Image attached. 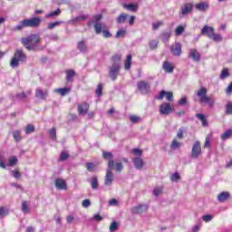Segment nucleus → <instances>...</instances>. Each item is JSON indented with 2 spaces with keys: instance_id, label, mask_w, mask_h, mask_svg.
I'll list each match as a JSON object with an SVG mask.
<instances>
[{
  "instance_id": "nucleus-1",
  "label": "nucleus",
  "mask_w": 232,
  "mask_h": 232,
  "mask_svg": "<svg viewBox=\"0 0 232 232\" xmlns=\"http://www.w3.org/2000/svg\"><path fill=\"white\" fill-rule=\"evenodd\" d=\"M21 42L26 50L32 52L37 50V44L41 43V37L37 34H31L25 38H22Z\"/></svg>"
},
{
  "instance_id": "nucleus-2",
  "label": "nucleus",
  "mask_w": 232,
  "mask_h": 232,
  "mask_svg": "<svg viewBox=\"0 0 232 232\" xmlns=\"http://www.w3.org/2000/svg\"><path fill=\"white\" fill-rule=\"evenodd\" d=\"M196 95L198 97L200 104H208V108H213L215 106V99L208 96V89L205 87H201L197 92Z\"/></svg>"
},
{
  "instance_id": "nucleus-3",
  "label": "nucleus",
  "mask_w": 232,
  "mask_h": 232,
  "mask_svg": "<svg viewBox=\"0 0 232 232\" xmlns=\"http://www.w3.org/2000/svg\"><path fill=\"white\" fill-rule=\"evenodd\" d=\"M39 26H41V18L33 17L21 21L20 24L16 25L15 29L21 31L23 28H37Z\"/></svg>"
},
{
  "instance_id": "nucleus-4",
  "label": "nucleus",
  "mask_w": 232,
  "mask_h": 232,
  "mask_svg": "<svg viewBox=\"0 0 232 232\" xmlns=\"http://www.w3.org/2000/svg\"><path fill=\"white\" fill-rule=\"evenodd\" d=\"M26 58V53L23 52V49H17L14 54V57L11 59V68H17L19 66V63H25Z\"/></svg>"
},
{
  "instance_id": "nucleus-5",
  "label": "nucleus",
  "mask_w": 232,
  "mask_h": 232,
  "mask_svg": "<svg viewBox=\"0 0 232 232\" xmlns=\"http://www.w3.org/2000/svg\"><path fill=\"white\" fill-rule=\"evenodd\" d=\"M115 166L114 160H110L108 163V168L106 170L105 179H104V185L105 186H111L113 184V180L115 179V176L113 175V167Z\"/></svg>"
},
{
  "instance_id": "nucleus-6",
  "label": "nucleus",
  "mask_w": 232,
  "mask_h": 232,
  "mask_svg": "<svg viewBox=\"0 0 232 232\" xmlns=\"http://www.w3.org/2000/svg\"><path fill=\"white\" fill-rule=\"evenodd\" d=\"M120 72L121 66L118 64H111V66L109 67V77L111 79V81H117Z\"/></svg>"
},
{
  "instance_id": "nucleus-7",
  "label": "nucleus",
  "mask_w": 232,
  "mask_h": 232,
  "mask_svg": "<svg viewBox=\"0 0 232 232\" xmlns=\"http://www.w3.org/2000/svg\"><path fill=\"white\" fill-rule=\"evenodd\" d=\"M202 155V148L200 147V142L196 141L192 146L191 159H198Z\"/></svg>"
},
{
  "instance_id": "nucleus-8",
  "label": "nucleus",
  "mask_w": 232,
  "mask_h": 232,
  "mask_svg": "<svg viewBox=\"0 0 232 232\" xmlns=\"http://www.w3.org/2000/svg\"><path fill=\"white\" fill-rule=\"evenodd\" d=\"M138 90L142 93L143 95H146L151 92V88L150 87V84L144 81L138 82L137 83Z\"/></svg>"
},
{
  "instance_id": "nucleus-9",
  "label": "nucleus",
  "mask_w": 232,
  "mask_h": 232,
  "mask_svg": "<svg viewBox=\"0 0 232 232\" xmlns=\"http://www.w3.org/2000/svg\"><path fill=\"white\" fill-rule=\"evenodd\" d=\"M171 111H173V107H171V105L168 102H163L160 106V115H169V113H171Z\"/></svg>"
},
{
  "instance_id": "nucleus-10",
  "label": "nucleus",
  "mask_w": 232,
  "mask_h": 232,
  "mask_svg": "<svg viewBox=\"0 0 232 232\" xmlns=\"http://www.w3.org/2000/svg\"><path fill=\"white\" fill-rule=\"evenodd\" d=\"M36 99H41L42 101H46L48 99V90H43L41 88H36L35 90Z\"/></svg>"
},
{
  "instance_id": "nucleus-11",
  "label": "nucleus",
  "mask_w": 232,
  "mask_h": 232,
  "mask_svg": "<svg viewBox=\"0 0 232 232\" xmlns=\"http://www.w3.org/2000/svg\"><path fill=\"white\" fill-rule=\"evenodd\" d=\"M170 52L176 57L180 56V54L182 53V45L179 43L172 44L170 46Z\"/></svg>"
},
{
  "instance_id": "nucleus-12",
  "label": "nucleus",
  "mask_w": 232,
  "mask_h": 232,
  "mask_svg": "<svg viewBox=\"0 0 232 232\" xmlns=\"http://www.w3.org/2000/svg\"><path fill=\"white\" fill-rule=\"evenodd\" d=\"M193 4L191 3H186L181 5V12L183 15H188V14H191L193 12Z\"/></svg>"
},
{
  "instance_id": "nucleus-13",
  "label": "nucleus",
  "mask_w": 232,
  "mask_h": 232,
  "mask_svg": "<svg viewBox=\"0 0 232 232\" xmlns=\"http://www.w3.org/2000/svg\"><path fill=\"white\" fill-rule=\"evenodd\" d=\"M164 97H166V99L169 102H171V101H173V92L161 91L160 92L159 96L156 97V99H158V101H162V99H164Z\"/></svg>"
},
{
  "instance_id": "nucleus-14",
  "label": "nucleus",
  "mask_w": 232,
  "mask_h": 232,
  "mask_svg": "<svg viewBox=\"0 0 232 232\" xmlns=\"http://www.w3.org/2000/svg\"><path fill=\"white\" fill-rule=\"evenodd\" d=\"M188 57H190L192 61H195V63H200L202 55L200 53H198V51H197V49H190Z\"/></svg>"
},
{
  "instance_id": "nucleus-15",
  "label": "nucleus",
  "mask_w": 232,
  "mask_h": 232,
  "mask_svg": "<svg viewBox=\"0 0 232 232\" xmlns=\"http://www.w3.org/2000/svg\"><path fill=\"white\" fill-rule=\"evenodd\" d=\"M134 215H140L144 211H148V205H137L131 208Z\"/></svg>"
},
{
  "instance_id": "nucleus-16",
  "label": "nucleus",
  "mask_w": 232,
  "mask_h": 232,
  "mask_svg": "<svg viewBox=\"0 0 232 232\" xmlns=\"http://www.w3.org/2000/svg\"><path fill=\"white\" fill-rule=\"evenodd\" d=\"M214 33H215V28H213L209 25H205L201 29V35H207V37H208V39L213 35Z\"/></svg>"
},
{
  "instance_id": "nucleus-17",
  "label": "nucleus",
  "mask_w": 232,
  "mask_h": 232,
  "mask_svg": "<svg viewBox=\"0 0 232 232\" xmlns=\"http://www.w3.org/2000/svg\"><path fill=\"white\" fill-rule=\"evenodd\" d=\"M89 110H90V104L86 102L78 105L79 115H82V116L87 115Z\"/></svg>"
},
{
  "instance_id": "nucleus-18",
  "label": "nucleus",
  "mask_w": 232,
  "mask_h": 232,
  "mask_svg": "<svg viewBox=\"0 0 232 232\" xmlns=\"http://www.w3.org/2000/svg\"><path fill=\"white\" fill-rule=\"evenodd\" d=\"M54 186L57 189H66L67 188L66 181L61 179H57L55 180Z\"/></svg>"
},
{
  "instance_id": "nucleus-19",
  "label": "nucleus",
  "mask_w": 232,
  "mask_h": 232,
  "mask_svg": "<svg viewBox=\"0 0 232 232\" xmlns=\"http://www.w3.org/2000/svg\"><path fill=\"white\" fill-rule=\"evenodd\" d=\"M133 163L136 169H142L144 168V160L141 158H134Z\"/></svg>"
},
{
  "instance_id": "nucleus-20",
  "label": "nucleus",
  "mask_w": 232,
  "mask_h": 232,
  "mask_svg": "<svg viewBox=\"0 0 232 232\" xmlns=\"http://www.w3.org/2000/svg\"><path fill=\"white\" fill-rule=\"evenodd\" d=\"M195 7L196 10H198L199 12H206V10L209 8V5L207 2H201L199 4H197Z\"/></svg>"
},
{
  "instance_id": "nucleus-21",
  "label": "nucleus",
  "mask_w": 232,
  "mask_h": 232,
  "mask_svg": "<svg viewBox=\"0 0 232 232\" xmlns=\"http://www.w3.org/2000/svg\"><path fill=\"white\" fill-rule=\"evenodd\" d=\"M163 70H165L167 73H173V70H175V68L173 67V64H171V63L164 62Z\"/></svg>"
},
{
  "instance_id": "nucleus-22",
  "label": "nucleus",
  "mask_w": 232,
  "mask_h": 232,
  "mask_svg": "<svg viewBox=\"0 0 232 232\" xmlns=\"http://www.w3.org/2000/svg\"><path fill=\"white\" fill-rule=\"evenodd\" d=\"M229 197H230L229 192H221L218 196V202H226V200H228Z\"/></svg>"
},
{
  "instance_id": "nucleus-23",
  "label": "nucleus",
  "mask_w": 232,
  "mask_h": 232,
  "mask_svg": "<svg viewBox=\"0 0 232 232\" xmlns=\"http://www.w3.org/2000/svg\"><path fill=\"white\" fill-rule=\"evenodd\" d=\"M123 8H126V10H130V12H137L139 10V5L137 4H124Z\"/></svg>"
},
{
  "instance_id": "nucleus-24",
  "label": "nucleus",
  "mask_w": 232,
  "mask_h": 232,
  "mask_svg": "<svg viewBox=\"0 0 232 232\" xmlns=\"http://www.w3.org/2000/svg\"><path fill=\"white\" fill-rule=\"evenodd\" d=\"M129 14L125 13H121L116 19V23L118 24H122V23H126V20L128 19Z\"/></svg>"
},
{
  "instance_id": "nucleus-25",
  "label": "nucleus",
  "mask_w": 232,
  "mask_h": 232,
  "mask_svg": "<svg viewBox=\"0 0 232 232\" xmlns=\"http://www.w3.org/2000/svg\"><path fill=\"white\" fill-rule=\"evenodd\" d=\"M78 50H80V52H82V53L88 52V45L86 44V42H78Z\"/></svg>"
},
{
  "instance_id": "nucleus-26",
  "label": "nucleus",
  "mask_w": 232,
  "mask_h": 232,
  "mask_svg": "<svg viewBox=\"0 0 232 232\" xmlns=\"http://www.w3.org/2000/svg\"><path fill=\"white\" fill-rule=\"evenodd\" d=\"M76 72L73 70L66 71V81L67 82H72L73 81V77H75Z\"/></svg>"
},
{
  "instance_id": "nucleus-27",
  "label": "nucleus",
  "mask_w": 232,
  "mask_h": 232,
  "mask_svg": "<svg viewBox=\"0 0 232 232\" xmlns=\"http://www.w3.org/2000/svg\"><path fill=\"white\" fill-rule=\"evenodd\" d=\"M55 93H59L62 97L70 93V88H59L54 90Z\"/></svg>"
},
{
  "instance_id": "nucleus-28",
  "label": "nucleus",
  "mask_w": 232,
  "mask_h": 232,
  "mask_svg": "<svg viewBox=\"0 0 232 232\" xmlns=\"http://www.w3.org/2000/svg\"><path fill=\"white\" fill-rule=\"evenodd\" d=\"M122 59V55L121 54H115L111 57L112 64H117L118 66H121V61Z\"/></svg>"
},
{
  "instance_id": "nucleus-29",
  "label": "nucleus",
  "mask_w": 232,
  "mask_h": 232,
  "mask_svg": "<svg viewBox=\"0 0 232 232\" xmlns=\"http://www.w3.org/2000/svg\"><path fill=\"white\" fill-rule=\"evenodd\" d=\"M231 137H232V130L231 129L227 130L223 134H221L222 140H227V139H231Z\"/></svg>"
},
{
  "instance_id": "nucleus-30",
  "label": "nucleus",
  "mask_w": 232,
  "mask_h": 232,
  "mask_svg": "<svg viewBox=\"0 0 232 232\" xmlns=\"http://www.w3.org/2000/svg\"><path fill=\"white\" fill-rule=\"evenodd\" d=\"M131 59H132L131 54H128L124 63L125 70H130L131 68Z\"/></svg>"
},
{
  "instance_id": "nucleus-31",
  "label": "nucleus",
  "mask_w": 232,
  "mask_h": 232,
  "mask_svg": "<svg viewBox=\"0 0 232 232\" xmlns=\"http://www.w3.org/2000/svg\"><path fill=\"white\" fill-rule=\"evenodd\" d=\"M91 186L93 189H99V179L97 177H92L91 179Z\"/></svg>"
},
{
  "instance_id": "nucleus-32",
  "label": "nucleus",
  "mask_w": 232,
  "mask_h": 232,
  "mask_svg": "<svg viewBox=\"0 0 232 232\" xmlns=\"http://www.w3.org/2000/svg\"><path fill=\"white\" fill-rule=\"evenodd\" d=\"M180 146H182V143L179 142V140H177V138H175L170 144V149L171 150H179V148H180Z\"/></svg>"
},
{
  "instance_id": "nucleus-33",
  "label": "nucleus",
  "mask_w": 232,
  "mask_h": 232,
  "mask_svg": "<svg viewBox=\"0 0 232 232\" xmlns=\"http://www.w3.org/2000/svg\"><path fill=\"white\" fill-rule=\"evenodd\" d=\"M169 37H171V32H163L160 34V39L163 41V43H166V41H169Z\"/></svg>"
},
{
  "instance_id": "nucleus-34",
  "label": "nucleus",
  "mask_w": 232,
  "mask_h": 232,
  "mask_svg": "<svg viewBox=\"0 0 232 232\" xmlns=\"http://www.w3.org/2000/svg\"><path fill=\"white\" fill-rule=\"evenodd\" d=\"M102 157L103 159H105V160H109L108 163L110 162V160H113V153L111 152L103 151Z\"/></svg>"
},
{
  "instance_id": "nucleus-35",
  "label": "nucleus",
  "mask_w": 232,
  "mask_h": 232,
  "mask_svg": "<svg viewBox=\"0 0 232 232\" xmlns=\"http://www.w3.org/2000/svg\"><path fill=\"white\" fill-rule=\"evenodd\" d=\"M59 15H61V9L58 8L57 10L53 11V12L47 14L45 15V17H47V18H50V17H57V16H59Z\"/></svg>"
},
{
  "instance_id": "nucleus-36",
  "label": "nucleus",
  "mask_w": 232,
  "mask_h": 232,
  "mask_svg": "<svg viewBox=\"0 0 232 232\" xmlns=\"http://www.w3.org/2000/svg\"><path fill=\"white\" fill-rule=\"evenodd\" d=\"M49 136L53 140H57V130L55 128L49 130Z\"/></svg>"
},
{
  "instance_id": "nucleus-37",
  "label": "nucleus",
  "mask_w": 232,
  "mask_h": 232,
  "mask_svg": "<svg viewBox=\"0 0 232 232\" xmlns=\"http://www.w3.org/2000/svg\"><path fill=\"white\" fill-rule=\"evenodd\" d=\"M13 137L15 142H19V140L23 139V137H21V130L13 131Z\"/></svg>"
},
{
  "instance_id": "nucleus-38",
  "label": "nucleus",
  "mask_w": 232,
  "mask_h": 232,
  "mask_svg": "<svg viewBox=\"0 0 232 232\" xmlns=\"http://www.w3.org/2000/svg\"><path fill=\"white\" fill-rule=\"evenodd\" d=\"M121 37H126V30L125 29H119L117 31L115 38L121 39Z\"/></svg>"
},
{
  "instance_id": "nucleus-39",
  "label": "nucleus",
  "mask_w": 232,
  "mask_h": 232,
  "mask_svg": "<svg viewBox=\"0 0 232 232\" xmlns=\"http://www.w3.org/2000/svg\"><path fill=\"white\" fill-rule=\"evenodd\" d=\"M9 213L8 208L5 207H0V218H5Z\"/></svg>"
},
{
  "instance_id": "nucleus-40",
  "label": "nucleus",
  "mask_w": 232,
  "mask_h": 232,
  "mask_svg": "<svg viewBox=\"0 0 232 232\" xmlns=\"http://www.w3.org/2000/svg\"><path fill=\"white\" fill-rule=\"evenodd\" d=\"M94 30L96 34H102V23H96L94 24Z\"/></svg>"
},
{
  "instance_id": "nucleus-41",
  "label": "nucleus",
  "mask_w": 232,
  "mask_h": 232,
  "mask_svg": "<svg viewBox=\"0 0 232 232\" xmlns=\"http://www.w3.org/2000/svg\"><path fill=\"white\" fill-rule=\"evenodd\" d=\"M209 39H212V41H215V43H220L222 42V36L220 34H213Z\"/></svg>"
},
{
  "instance_id": "nucleus-42",
  "label": "nucleus",
  "mask_w": 232,
  "mask_h": 232,
  "mask_svg": "<svg viewBox=\"0 0 232 232\" xmlns=\"http://www.w3.org/2000/svg\"><path fill=\"white\" fill-rule=\"evenodd\" d=\"M227 77H229V70L225 68L221 71L220 79L224 80L227 79Z\"/></svg>"
},
{
  "instance_id": "nucleus-43",
  "label": "nucleus",
  "mask_w": 232,
  "mask_h": 232,
  "mask_svg": "<svg viewBox=\"0 0 232 232\" xmlns=\"http://www.w3.org/2000/svg\"><path fill=\"white\" fill-rule=\"evenodd\" d=\"M35 131V127L32 124H29L25 127L26 135H30V133H34Z\"/></svg>"
},
{
  "instance_id": "nucleus-44",
  "label": "nucleus",
  "mask_w": 232,
  "mask_h": 232,
  "mask_svg": "<svg viewBox=\"0 0 232 232\" xmlns=\"http://www.w3.org/2000/svg\"><path fill=\"white\" fill-rule=\"evenodd\" d=\"M119 229V223H117V222H112L111 224V226L109 227V230L111 231V232H115V231H117Z\"/></svg>"
},
{
  "instance_id": "nucleus-45",
  "label": "nucleus",
  "mask_w": 232,
  "mask_h": 232,
  "mask_svg": "<svg viewBox=\"0 0 232 232\" xmlns=\"http://www.w3.org/2000/svg\"><path fill=\"white\" fill-rule=\"evenodd\" d=\"M86 169H87V171H91L92 173H93V171H95V164L92 162H87Z\"/></svg>"
},
{
  "instance_id": "nucleus-46",
  "label": "nucleus",
  "mask_w": 232,
  "mask_h": 232,
  "mask_svg": "<svg viewBox=\"0 0 232 232\" xmlns=\"http://www.w3.org/2000/svg\"><path fill=\"white\" fill-rule=\"evenodd\" d=\"M130 122H133L134 124H137V122H140V117L136 115H130L129 117Z\"/></svg>"
},
{
  "instance_id": "nucleus-47",
  "label": "nucleus",
  "mask_w": 232,
  "mask_h": 232,
  "mask_svg": "<svg viewBox=\"0 0 232 232\" xmlns=\"http://www.w3.org/2000/svg\"><path fill=\"white\" fill-rule=\"evenodd\" d=\"M17 157L14 156L12 158L9 159V163H8V166H10L11 168L15 166V164H17Z\"/></svg>"
},
{
  "instance_id": "nucleus-48",
  "label": "nucleus",
  "mask_w": 232,
  "mask_h": 232,
  "mask_svg": "<svg viewBox=\"0 0 232 232\" xmlns=\"http://www.w3.org/2000/svg\"><path fill=\"white\" fill-rule=\"evenodd\" d=\"M170 180L172 182H178L179 180H180V175L179 173H174L170 176Z\"/></svg>"
},
{
  "instance_id": "nucleus-49",
  "label": "nucleus",
  "mask_w": 232,
  "mask_h": 232,
  "mask_svg": "<svg viewBox=\"0 0 232 232\" xmlns=\"http://www.w3.org/2000/svg\"><path fill=\"white\" fill-rule=\"evenodd\" d=\"M184 30H185V27H184V26L179 25V26L176 28V35H177V36L182 35V34H184Z\"/></svg>"
},
{
  "instance_id": "nucleus-50",
  "label": "nucleus",
  "mask_w": 232,
  "mask_h": 232,
  "mask_svg": "<svg viewBox=\"0 0 232 232\" xmlns=\"http://www.w3.org/2000/svg\"><path fill=\"white\" fill-rule=\"evenodd\" d=\"M22 211L24 213H28V211H30V209L28 208V201L22 202Z\"/></svg>"
},
{
  "instance_id": "nucleus-51",
  "label": "nucleus",
  "mask_w": 232,
  "mask_h": 232,
  "mask_svg": "<svg viewBox=\"0 0 232 232\" xmlns=\"http://www.w3.org/2000/svg\"><path fill=\"white\" fill-rule=\"evenodd\" d=\"M159 46V41L157 40H152L150 43V50H155Z\"/></svg>"
},
{
  "instance_id": "nucleus-52",
  "label": "nucleus",
  "mask_w": 232,
  "mask_h": 232,
  "mask_svg": "<svg viewBox=\"0 0 232 232\" xmlns=\"http://www.w3.org/2000/svg\"><path fill=\"white\" fill-rule=\"evenodd\" d=\"M227 115H232V102H228L226 106Z\"/></svg>"
},
{
  "instance_id": "nucleus-53",
  "label": "nucleus",
  "mask_w": 232,
  "mask_h": 232,
  "mask_svg": "<svg viewBox=\"0 0 232 232\" xmlns=\"http://www.w3.org/2000/svg\"><path fill=\"white\" fill-rule=\"evenodd\" d=\"M72 23H77V21H86V16L85 15H80L76 16L75 18H72Z\"/></svg>"
},
{
  "instance_id": "nucleus-54",
  "label": "nucleus",
  "mask_w": 232,
  "mask_h": 232,
  "mask_svg": "<svg viewBox=\"0 0 232 232\" xmlns=\"http://www.w3.org/2000/svg\"><path fill=\"white\" fill-rule=\"evenodd\" d=\"M59 24H61V22L56 21V22L49 24L47 28H48V30H53V28H55V26H59Z\"/></svg>"
},
{
  "instance_id": "nucleus-55",
  "label": "nucleus",
  "mask_w": 232,
  "mask_h": 232,
  "mask_svg": "<svg viewBox=\"0 0 232 232\" xmlns=\"http://www.w3.org/2000/svg\"><path fill=\"white\" fill-rule=\"evenodd\" d=\"M177 139H179V140L184 139V128L179 129L177 132Z\"/></svg>"
},
{
  "instance_id": "nucleus-56",
  "label": "nucleus",
  "mask_w": 232,
  "mask_h": 232,
  "mask_svg": "<svg viewBox=\"0 0 232 232\" xmlns=\"http://www.w3.org/2000/svg\"><path fill=\"white\" fill-rule=\"evenodd\" d=\"M114 166H115L116 171H118V172H121V169H124V166L122 165L121 162L114 163Z\"/></svg>"
},
{
  "instance_id": "nucleus-57",
  "label": "nucleus",
  "mask_w": 232,
  "mask_h": 232,
  "mask_svg": "<svg viewBox=\"0 0 232 232\" xmlns=\"http://www.w3.org/2000/svg\"><path fill=\"white\" fill-rule=\"evenodd\" d=\"M102 19V14H96L92 17V23L97 24Z\"/></svg>"
},
{
  "instance_id": "nucleus-58",
  "label": "nucleus",
  "mask_w": 232,
  "mask_h": 232,
  "mask_svg": "<svg viewBox=\"0 0 232 232\" xmlns=\"http://www.w3.org/2000/svg\"><path fill=\"white\" fill-rule=\"evenodd\" d=\"M202 220L204 222H211L213 220V216L212 215H204V216H202Z\"/></svg>"
},
{
  "instance_id": "nucleus-59",
  "label": "nucleus",
  "mask_w": 232,
  "mask_h": 232,
  "mask_svg": "<svg viewBox=\"0 0 232 232\" xmlns=\"http://www.w3.org/2000/svg\"><path fill=\"white\" fill-rule=\"evenodd\" d=\"M162 24H164L163 22L153 23L152 24V30H159V28H160V26H162Z\"/></svg>"
},
{
  "instance_id": "nucleus-60",
  "label": "nucleus",
  "mask_w": 232,
  "mask_h": 232,
  "mask_svg": "<svg viewBox=\"0 0 232 232\" xmlns=\"http://www.w3.org/2000/svg\"><path fill=\"white\" fill-rule=\"evenodd\" d=\"M12 173H13V177L14 179H20L21 178V172L19 171V169H16L14 170H13Z\"/></svg>"
},
{
  "instance_id": "nucleus-61",
  "label": "nucleus",
  "mask_w": 232,
  "mask_h": 232,
  "mask_svg": "<svg viewBox=\"0 0 232 232\" xmlns=\"http://www.w3.org/2000/svg\"><path fill=\"white\" fill-rule=\"evenodd\" d=\"M82 206V208H90L92 206V201H90V199H84Z\"/></svg>"
},
{
  "instance_id": "nucleus-62",
  "label": "nucleus",
  "mask_w": 232,
  "mask_h": 232,
  "mask_svg": "<svg viewBox=\"0 0 232 232\" xmlns=\"http://www.w3.org/2000/svg\"><path fill=\"white\" fill-rule=\"evenodd\" d=\"M69 158H70V154H68L66 152H62L61 156H60V160L64 161Z\"/></svg>"
},
{
  "instance_id": "nucleus-63",
  "label": "nucleus",
  "mask_w": 232,
  "mask_h": 232,
  "mask_svg": "<svg viewBox=\"0 0 232 232\" xmlns=\"http://www.w3.org/2000/svg\"><path fill=\"white\" fill-rule=\"evenodd\" d=\"M96 95H98V97H101V95H102V84H99L97 89H96Z\"/></svg>"
},
{
  "instance_id": "nucleus-64",
  "label": "nucleus",
  "mask_w": 232,
  "mask_h": 232,
  "mask_svg": "<svg viewBox=\"0 0 232 232\" xmlns=\"http://www.w3.org/2000/svg\"><path fill=\"white\" fill-rule=\"evenodd\" d=\"M16 99H19V101H23V100L26 99V94L24 92L17 93Z\"/></svg>"
}]
</instances>
